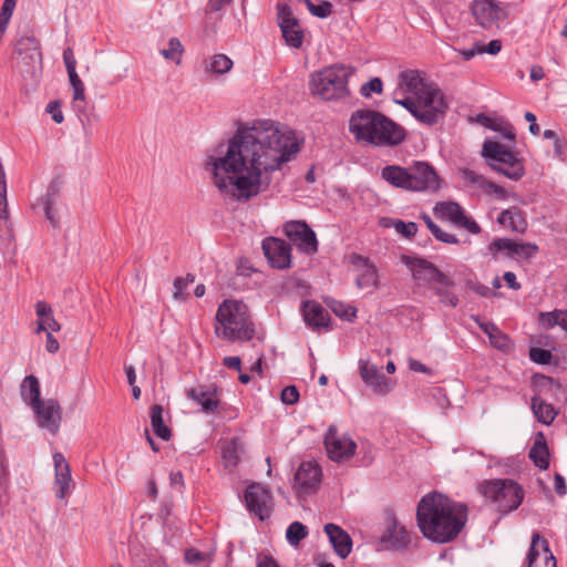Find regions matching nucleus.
I'll return each instance as SVG.
<instances>
[{
  "mask_svg": "<svg viewBox=\"0 0 567 567\" xmlns=\"http://www.w3.org/2000/svg\"><path fill=\"white\" fill-rule=\"evenodd\" d=\"M300 151V142L289 127L262 121L241 128L207 154L205 171L218 192L237 202H248L265 192L271 174Z\"/></svg>",
  "mask_w": 567,
  "mask_h": 567,
  "instance_id": "nucleus-1",
  "label": "nucleus"
},
{
  "mask_svg": "<svg viewBox=\"0 0 567 567\" xmlns=\"http://www.w3.org/2000/svg\"><path fill=\"white\" fill-rule=\"evenodd\" d=\"M465 504L433 492L424 495L417 504L416 520L424 537L446 544L454 540L467 522Z\"/></svg>",
  "mask_w": 567,
  "mask_h": 567,
  "instance_id": "nucleus-2",
  "label": "nucleus"
},
{
  "mask_svg": "<svg viewBox=\"0 0 567 567\" xmlns=\"http://www.w3.org/2000/svg\"><path fill=\"white\" fill-rule=\"evenodd\" d=\"M349 131L358 142L378 146H394L405 137L403 127L371 110L354 112L349 121Z\"/></svg>",
  "mask_w": 567,
  "mask_h": 567,
  "instance_id": "nucleus-3",
  "label": "nucleus"
},
{
  "mask_svg": "<svg viewBox=\"0 0 567 567\" xmlns=\"http://www.w3.org/2000/svg\"><path fill=\"white\" fill-rule=\"evenodd\" d=\"M215 334L228 341H249L255 328L248 307L237 300H225L216 312Z\"/></svg>",
  "mask_w": 567,
  "mask_h": 567,
  "instance_id": "nucleus-4",
  "label": "nucleus"
},
{
  "mask_svg": "<svg viewBox=\"0 0 567 567\" xmlns=\"http://www.w3.org/2000/svg\"><path fill=\"white\" fill-rule=\"evenodd\" d=\"M351 73V69L342 64L313 72L309 81L310 93L324 101L343 99L350 93L348 80Z\"/></svg>",
  "mask_w": 567,
  "mask_h": 567,
  "instance_id": "nucleus-5",
  "label": "nucleus"
},
{
  "mask_svg": "<svg viewBox=\"0 0 567 567\" xmlns=\"http://www.w3.org/2000/svg\"><path fill=\"white\" fill-rule=\"evenodd\" d=\"M406 110L421 123L433 125L444 117L449 103L443 91L431 83L414 102L405 99Z\"/></svg>",
  "mask_w": 567,
  "mask_h": 567,
  "instance_id": "nucleus-6",
  "label": "nucleus"
},
{
  "mask_svg": "<svg viewBox=\"0 0 567 567\" xmlns=\"http://www.w3.org/2000/svg\"><path fill=\"white\" fill-rule=\"evenodd\" d=\"M481 493L502 513H509L522 504L524 491L513 480H494L481 485Z\"/></svg>",
  "mask_w": 567,
  "mask_h": 567,
  "instance_id": "nucleus-7",
  "label": "nucleus"
},
{
  "mask_svg": "<svg viewBox=\"0 0 567 567\" xmlns=\"http://www.w3.org/2000/svg\"><path fill=\"white\" fill-rule=\"evenodd\" d=\"M483 155L495 163L492 167L505 175L509 179L518 181L524 176L525 169L520 158L503 144L493 141H486L483 145Z\"/></svg>",
  "mask_w": 567,
  "mask_h": 567,
  "instance_id": "nucleus-8",
  "label": "nucleus"
},
{
  "mask_svg": "<svg viewBox=\"0 0 567 567\" xmlns=\"http://www.w3.org/2000/svg\"><path fill=\"white\" fill-rule=\"evenodd\" d=\"M432 82H427L416 70L402 71L398 76V85L393 93V100L396 104L406 109V100L414 102Z\"/></svg>",
  "mask_w": 567,
  "mask_h": 567,
  "instance_id": "nucleus-9",
  "label": "nucleus"
},
{
  "mask_svg": "<svg viewBox=\"0 0 567 567\" xmlns=\"http://www.w3.org/2000/svg\"><path fill=\"white\" fill-rule=\"evenodd\" d=\"M324 446L328 456L334 462L348 461L354 455L357 449L354 441L347 435L339 434L336 425L329 426L324 436Z\"/></svg>",
  "mask_w": 567,
  "mask_h": 567,
  "instance_id": "nucleus-10",
  "label": "nucleus"
},
{
  "mask_svg": "<svg viewBox=\"0 0 567 567\" xmlns=\"http://www.w3.org/2000/svg\"><path fill=\"white\" fill-rule=\"evenodd\" d=\"M321 468L313 462L299 465L293 477V489L298 497H306L318 491L321 483Z\"/></svg>",
  "mask_w": 567,
  "mask_h": 567,
  "instance_id": "nucleus-11",
  "label": "nucleus"
},
{
  "mask_svg": "<svg viewBox=\"0 0 567 567\" xmlns=\"http://www.w3.org/2000/svg\"><path fill=\"white\" fill-rule=\"evenodd\" d=\"M284 233L289 240L306 254L318 250V240L313 230L305 221L290 220L285 223Z\"/></svg>",
  "mask_w": 567,
  "mask_h": 567,
  "instance_id": "nucleus-12",
  "label": "nucleus"
},
{
  "mask_svg": "<svg viewBox=\"0 0 567 567\" xmlns=\"http://www.w3.org/2000/svg\"><path fill=\"white\" fill-rule=\"evenodd\" d=\"M402 262L408 267L419 287L431 288L443 275L433 264L425 259L402 256Z\"/></svg>",
  "mask_w": 567,
  "mask_h": 567,
  "instance_id": "nucleus-13",
  "label": "nucleus"
},
{
  "mask_svg": "<svg viewBox=\"0 0 567 567\" xmlns=\"http://www.w3.org/2000/svg\"><path fill=\"white\" fill-rule=\"evenodd\" d=\"M245 501L249 512L259 519L265 520L272 511V497L270 492L261 484L255 483L247 487Z\"/></svg>",
  "mask_w": 567,
  "mask_h": 567,
  "instance_id": "nucleus-14",
  "label": "nucleus"
},
{
  "mask_svg": "<svg viewBox=\"0 0 567 567\" xmlns=\"http://www.w3.org/2000/svg\"><path fill=\"white\" fill-rule=\"evenodd\" d=\"M434 215L435 217L444 220H449L452 224L465 228L472 234H480L481 227L478 224L466 216L462 209V207L454 202H443L437 203L434 206Z\"/></svg>",
  "mask_w": 567,
  "mask_h": 567,
  "instance_id": "nucleus-15",
  "label": "nucleus"
},
{
  "mask_svg": "<svg viewBox=\"0 0 567 567\" xmlns=\"http://www.w3.org/2000/svg\"><path fill=\"white\" fill-rule=\"evenodd\" d=\"M488 250L494 258H496L498 251H506V255L511 258L529 259L538 252V247L532 243L498 238L489 244Z\"/></svg>",
  "mask_w": 567,
  "mask_h": 567,
  "instance_id": "nucleus-16",
  "label": "nucleus"
},
{
  "mask_svg": "<svg viewBox=\"0 0 567 567\" xmlns=\"http://www.w3.org/2000/svg\"><path fill=\"white\" fill-rule=\"evenodd\" d=\"M278 21L286 43L291 48L299 49L302 45L303 32L288 6L279 8Z\"/></svg>",
  "mask_w": 567,
  "mask_h": 567,
  "instance_id": "nucleus-17",
  "label": "nucleus"
},
{
  "mask_svg": "<svg viewBox=\"0 0 567 567\" xmlns=\"http://www.w3.org/2000/svg\"><path fill=\"white\" fill-rule=\"evenodd\" d=\"M262 250L272 267L278 269L290 267L291 249L284 239L276 237L264 239Z\"/></svg>",
  "mask_w": 567,
  "mask_h": 567,
  "instance_id": "nucleus-18",
  "label": "nucleus"
},
{
  "mask_svg": "<svg viewBox=\"0 0 567 567\" xmlns=\"http://www.w3.org/2000/svg\"><path fill=\"white\" fill-rule=\"evenodd\" d=\"M413 192L436 190L440 179L433 167L424 162H416L409 167Z\"/></svg>",
  "mask_w": 567,
  "mask_h": 567,
  "instance_id": "nucleus-19",
  "label": "nucleus"
},
{
  "mask_svg": "<svg viewBox=\"0 0 567 567\" xmlns=\"http://www.w3.org/2000/svg\"><path fill=\"white\" fill-rule=\"evenodd\" d=\"M472 12L477 23L486 29L506 17L504 8L493 0H474Z\"/></svg>",
  "mask_w": 567,
  "mask_h": 567,
  "instance_id": "nucleus-20",
  "label": "nucleus"
},
{
  "mask_svg": "<svg viewBox=\"0 0 567 567\" xmlns=\"http://www.w3.org/2000/svg\"><path fill=\"white\" fill-rule=\"evenodd\" d=\"M527 560L528 567H557L548 542L538 533H534L532 536Z\"/></svg>",
  "mask_w": 567,
  "mask_h": 567,
  "instance_id": "nucleus-21",
  "label": "nucleus"
},
{
  "mask_svg": "<svg viewBox=\"0 0 567 567\" xmlns=\"http://www.w3.org/2000/svg\"><path fill=\"white\" fill-rule=\"evenodd\" d=\"M186 395L199 404L205 413H215L220 404V393L215 385H197L188 389Z\"/></svg>",
  "mask_w": 567,
  "mask_h": 567,
  "instance_id": "nucleus-22",
  "label": "nucleus"
},
{
  "mask_svg": "<svg viewBox=\"0 0 567 567\" xmlns=\"http://www.w3.org/2000/svg\"><path fill=\"white\" fill-rule=\"evenodd\" d=\"M54 462V485L56 487L55 495L58 498H65L73 488L71 468L62 453L53 454Z\"/></svg>",
  "mask_w": 567,
  "mask_h": 567,
  "instance_id": "nucleus-23",
  "label": "nucleus"
},
{
  "mask_svg": "<svg viewBox=\"0 0 567 567\" xmlns=\"http://www.w3.org/2000/svg\"><path fill=\"white\" fill-rule=\"evenodd\" d=\"M41 427L47 429L52 434L59 431L61 422V409L56 401L48 400L38 402L33 406Z\"/></svg>",
  "mask_w": 567,
  "mask_h": 567,
  "instance_id": "nucleus-24",
  "label": "nucleus"
},
{
  "mask_svg": "<svg viewBox=\"0 0 567 567\" xmlns=\"http://www.w3.org/2000/svg\"><path fill=\"white\" fill-rule=\"evenodd\" d=\"M360 374L364 383L375 393L386 394L392 390L391 381L381 373L375 364L369 361L360 363Z\"/></svg>",
  "mask_w": 567,
  "mask_h": 567,
  "instance_id": "nucleus-25",
  "label": "nucleus"
},
{
  "mask_svg": "<svg viewBox=\"0 0 567 567\" xmlns=\"http://www.w3.org/2000/svg\"><path fill=\"white\" fill-rule=\"evenodd\" d=\"M323 529L336 554L341 558H347L352 550V539L350 535L340 526L332 523L324 525Z\"/></svg>",
  "mask_w": 567,
  "mask_h": 567,
  "instance_id": "nucleus-26",
  "label": "nucleus"
},
{
  "mask_svg": "<svg viewBox=\"0 0 567 567\" xmlns=\"http://www.w3.org/2000/svg\"><path fill=\"white\" fill-rule=\"evenodd\" d=\"M533 385L535 391L534 396L544 398L545 401L547 399L558 400L563 392V388L559 382L542 374L534 375Z\"/></svg>",
  "mask_w": 567,
  "mask_h": 567,
  "instance_id": "nucleus-27",
  "label": "nucleus"
},
{
  "mask_svg": "<svg viewBox=\"0 0 567 567\" xmlns=\"http://www.w3.org/2000/svg\"><path fill=\"white\" fill-rule=\"evenodd\" d=\"M454 286V281L443 274L442 277L431 286L430 290L437 296L443 306L455 308L458 305V298L453 292Z\"/></svg>",
  "mask_w": 567,
  "mask_h": 567,
  "instance_id": "nucleus-28",
  "label": "nucleus"
},
{
  "mask_svg": "<svg viewBox=\"0 0 567 567\" xmlns=\"http://www.w3.org/2000/svg\"><path fill=\"white\" fill-rule=\"evenodd\" d=\"M381 542L389 548H401L408 543V533L403 526L392 518L386 524Z\"/></svg>",
  "mask_w": 567,
  "mask_h": 567,
  "instance_id": "nucleus-29",
  "label": "nucleus"
},
{
  "mask_svg": "<svg viewBox=\"0 0 567 567\" xmlns=\"http://www.w3.org/2000/svg\"><path fill=\"white\" fill-rule=\"evenodd\" d=\"M381 176L394 187L412 190L409 167L389 165L382 169Z\"/></svg>",
  "mask_w": 567,
  "mask_h": 567,
  "instance_id": "nucleus-30",
  "label": "nucleus"
},
{
  "mask_svg": "<svg viewBox=\"0 0 567 567\" xmlns=\"http://www.w3.org/2000/svg\"><path fill=\"white\" fill-rule=\"evenodd\" d=\"M302 310L307 324L313 328L327 327L329 313L321 305L316 301H306Z\"/></svg>",
  "mask_w": 567,
  "mask_h": 567,
  "instance_id": "nucleus-31",
  "label": "nucleus"
},
{
  "mask_svg": "<svg viewBox=\"0 0 567 567\" xmlns=\"http://www.w3.org/2000/svg\"><path fill=\"white\" fill-rule=\"evenodd\" d=\"M497 221L503 227L509 228L515 233H524L527 226L523 213L515 207L503 210L498 216Z\"/></svg>",
  "mask_w": 567,
  "mask_h": 567,
  "instance_id": "nucleus-32",
  "label": "nucleus"
},
{
  "mask_svg": "<svg viewBox=\"0 0 567 567\" xmlns=\"http://www.w3.org/2000/svg\"><path fill=\"white\" fill-rule=\"evenodd\" d=\"M532 410L535 417L545 425L551 424L557 416L554 406L540 396L532 398Z\"/></svg>",
  "mask_w": 567,
  "mask_h": 567,
  "instance_id": "nucleus-33",
  "label": "nucleus"
},
{
  "mask_svg": "<svg viewBox=\"0 0 567 567\" xmlns=\"http://www.w3.org/2000/svg\"><path fill=\"white\" fill-rule=\"evenodd\" d=\"M529 457L533 460L534 464L540 470H546L548 467L549 450L543 433L537 434L534 444L529 451Z\"/></svg>",
  "mask_w": 567,
  "mask_h": 567,
  "instance_id": "nucleus-34",
  "label": "nucleus"
},
{
  "mask_svg": "<svg viewBox=\"0 0 567 567\" xmlns=\"http://www.w3.org/2000/svg\"><path fill=\"white\" fill-rule=\"evenodd\" d=\"M358 265L362 267L360 275L357 278V286L360 289L377 288L378 275L374 266L369 264L368 259L357 257Z\"/></svg>",
  "mask_w": 567,
  "mask_h": 567,
  "instance_id": "nucleus-35",
  "label": "nucleus"
},
{
  "mask_svg": "<svg viewBox=\"0 0 567 567\" xmlns=\"http://www.w3.org/2000/svg\"><path fill=\"white\" fill-rule=\"evenodd\" d=\"M538 323L543 329H551L558 326L567 334V310L555 309L538 315Z\"/></svg>",
  "mask_w": 567,
  "mask_h": 567,
  "instance_id": "nucleus-36",
  "label": "nucleus"
},
{
  "mask_svg": "<svg viewBox=\"0 0 567 567\" xmlns=\"http://www.w3.org/2000/svg\"><path fill=\"white\" fill-rule=\"evenodd\" d=\"M241 444L237 439L225 441L221 445V456L225 467L233 470L239 462Z\"/></svg>",
  "mask_w": 567,
  "mask_h": 567,
  "instance_id": "nucleus-37",
  "label": "nucleus"
},
{
  "mask_svg": "<svg viewBox=\"0 0 567 567\" xmlns=\"http://www.w3.org/2000/svg\"><path fill=\"white\" fill-rule=\"evenodd\" d=\"M69 81L73 91L72 106L79 112H83L85 107V86L76 71L68 73Z\"/></svg>",
  "mask_w": 567,
  "mask_h": 567,
  "instance_id": "nucleus-38",
  "label": "nucleus"
},
{
  "mask_svg": "<svg viewBox=\"0 0 567 567\" xmlns=\"http://www.w3.org/2000/svg\"><path fill=\"white\" fill-rule=\"evenodd\" d=\"M151 425L154 433L162 440L168 441L172 436L169 427L164 424L163 421V408L162 405L154 404L150 410Z\"/></svg>",
  "mask_w": 567,
  "mask_h": 567,
  "instance_id": "nucleus-39",
  "label": "nucleus"
},
{
  "mask_svg": "<svg viewBox=\"0 0 567 567\" xmlns=\"http://www.w3.org/2000/svg\"><path fill=\"white\" fill-rule=\"evenodd\" d=\"M22 45H25L30 49V52L23 58V63L25 65H32L33 71H35L37 66L41 65V52L38 50V43L35 39H21L17 44V51L19 52V55H22Z\"/></svg>",
  "mask_w": 567,
  "mask_h": 567,
  "instance_id": "nucleus-40",
  "label": "nucleus"
},
{
  "mask_svg": "<svg viewBox=\"0 0 567 567\" xmlns=\"http://www.w3.org/2000/svg\"><path fill=\"white\" fill-rule=\"evenodd\" d=\"M21 395L25 402L33 408L40 400V385L39 381L33 375H28L24 378L21 384Z\"/></svg>",
  "mask_w": 567,
  "mask_h": 567,
  "instance_id": "nucleus-41",
  "label": "nucleus"
},
{
  "mask_svg": "<svg viewBox=\"0 0 567 567\" xmlns=\"http://www.w3.org/2000/svg\"><path fill=\"white\" fill-rule=\"evenodd\" d=\"M233 68V61L226 54H215L206 61L205 70L213 74L228 73Z\"/></svg>",
  "mask_w": 567,
  "mask_h": 567,
  "instance_id": "nucleus-42",
  "label": "nucleus"
},
{
  "mask_svg": "<svg viewBox=\"0 0 567 567\" xmlns=\"http://www.w3.org/2000/svg\"><path fill=\"white\" fill-rule=\"evenodd\" d=\"M460 174L467 186L482 189L484 193H486L487 188L491 187V181L486 179L483 175L473 169L463 168L460 171Z\"/></svg>",
  "mask_w": 567,
  "mask_h": 567,
  "instance_id": "nucleus-43",
  "label": "nucleus"
},
{
  "mask_svg": "<svg viewBox=\"0 0 567 567\" xmlns=\"http://www.w3.org/2000/svg\"><path fill=\"white\" fill-rule=\"evenodd\" d=\"M460 174L467 186L482 189L484 193H486L487 188L491 187V181L486 179L483 175L473 169L463 168L460 171Z\"/></svg>",
  "mask_w": 567,
  "mask_h": 567,
  "instance_id": "nucleus-44",
  "label": "nucleus"
},
{
  "mask_svg": "<svg viewBox=\"0 0 567 567\" xmlns=\"http://www.w3.org/2000/svg\"><path fill=\"white\" fill-rule=\"evenodd\" d=\"M308 527L300 522L291 523L286 530L287 542L297 547L308 536Z\"/></svg>",
  "mask_w": 567,
  "mask_h": 567,
  "instance_id": "nucleus-45",
  "label": "nucleus"
},
{
  "mask_svg": "<svg viewBox=\"0 0 567 567\" xmlns=\"http://www.w3.org/2000/svg\"><path fill=\"white\" fill-rule=\"evenodd\" d=\"M184 47L177 38H172L168 41V48L161 50V54L166 60H172L176 64L181 63Z\"/></svg>",
  "mask_w": 567,
  "mask_h": 567,
  "instance_id": "nucleus-46",
  "label": "nucleus"
},
{
  "mask_svg": "<svg viewBox=\"0 0 567 567\" xmlns=\"http://www.w3.org/2000/svg\"><path fill=\"white\" fill-rule=\"evenodd\" d=\"M422 219L424 220L425 225L436 239L446 244L458 243L457 238L454 235L442 230L436 224L433 223V220L427 215H423Z\"/></svg>",
  "mask_w": 567,
  "mask_h": 567,
  "instance_id": "nucleus-47",
  "label": "nucleus"
},
{
  "mask_svg": "<svg viewBox=\"0 0 567 567\" xmlns=\"http://www.w3.org/2000/svg\"><path fill=\"white\" fill-rule=\"evenodd\" d=\"M195 276L187 274L185 277H178L174 280V290H173V297L176 300H184L185 295L184 290L188 288L189 285L194 284Z\"/></svg>",
  "mask_w": 567,
  "mask_h": 567,
  "instance_id": "nucleus-48",
  "label": "nucleus"
},
{
  "mask_svg": "<svg viewBox=\"0 0 567 567\" xmlns=\"http://www.w3.org/2000/svg\"><path fill=\"white\" fill-rule=\"evenodd\" d=\"M305 3L312 16L321 19L329 17L332 12V4L328 1H321L315 4L310 0H305Z\"/></svg>",
  "mask_w": 567,
  "mask_h": 567,
  "instance_id": "nucleus-49",
  "label": "nucleus"
},
{
  "mask_svg": "<svg viewBox=\"0 0 567 567\" xmlns=\"http://www.w3.org/2000/svg\"><path fill=\"white\" fill-rule=\"evenodd\" d=\"M185 559L188 564L198 567H207L210 563L209 556L207 554H204L195 548H190L185 551Z\"/></svg>",
  "mask_w": 567,
  "mask_h": 567,
  "instance_id": "nucleus-50",
  "label": "nucleus"
},
{
  "mask_svg": "<svg viewBox=\"0 0 567 567\" xmlns=\"http://www.w3.org/2000/svg\"><path fill=\"white\" fill-rule=\"evenodd\" d=\"M488 339L491 344L498 350L507 351L512 347L508 337L498 327L488 336Z\"/></svg>",
  "mask_w": 567,
  "mask_h": 567,
  "instance_id": "nucleus-51",
  "label": "nucleus"
},
{
  "mask_svg": "<svg viewBox=\"0 0 567 567\" xmlns=\"http://www.w3.org/2000/svg\"><path fill=\"white\" fill-rule=\"evenodd\" d=\"M393 227L398 234H401L405 238L413 237L417 231V225L415 223H404L402 220L393 221Z\"/></svg>",
  "mask_w": 567,
  "mask_h": 567,
  "instance_id": "nucleus-52",
  "label": "nucleus"
},
{
  "mask_svg": "<svg viewBox=\"0 0 567 567\" xmlns=\"http://www.w3.org/2000/svg\"><path fill=\"white\" fill-rule=\"evenodd\" d=\"M529 358L532 361L539 364H549L553 355L550 351L540 349V348H532L529 350Z\"/></svg>",
  "mask_w": 567,
  "mask_h": 567,
  "instance_id": "nucleus-53",
  "label": "nucleus"
},
{
  "mask_svg": "<svg viewBox=\"0 0 567 567\" xmlns=\"http://www.w3.org/2000/svg\"><path fill=\"white\" fill-rule=\"evenodd\" d=\"M55 193L52 190H49L44 197L42 198L43 202V209L45 217L52 223L55 224V217L52 212V205L54 203Z\"/></svg>",
  "mask_w": 567,
  "mask_h": 567,
  "instance_id": "nucleus-54",
  "label": "nucleus"
},
{
  "mask_svg": "<svg viewBox=\"0 0 567 567\" xmlns=\"http://www.w3.org/2000/svg\"><path fill=\"white\" fill-rule=\"evenodd\" d=\"M280 399H281L282 403H285V404H295V403H297L298 400H299L298 389L295 385L286 386L281 391Z\"/></svg>",
  "mask_w": 567,
  "mask_h": 567,
  "instance_id": "nucleus-55",
  "label": "nucleus"
},
{
  "mask_svg": "<svg viewBox=\"0 0 567 567\" xmlns=\"http://www.w3.org/2000/svg\"><path fill=\"white\" fill-rule=\"evenodd\" d=\"M382 81L379 78H374L367 82L364 85H362L361 93L364 96H370L372 93L379 94L382 92Z\"/></svg>",
  "mask_w": 567,
  "mask_h": 567,
  "instance_id": "nucleus-56",
  "label": "nucleus"
},
{
  "mask_svg": "<svg viewBox=\"0 0 567 567\" xmlns=\"http://www.w3.org/2000/svg\"><path fill=\"white\" fill-rule=\"evenodd\" d=\"M333 312L339 316L340 318H343V319H347V320H352L354 317H355V308L352 307V306H344L342 303H337L333 308H332Z\"/></svg>",
  "mask_w": 567,
  "mask_h": 567,
  "instance_id": "nucleus-57",
  "label": "nucleus"
},
{
  "mask_svg": "<svg viewBox=\"0 0 567 567\" xmlns=\"http://www.w3.org/2000/svg\"><path fill=\"white\" fill-rule=\"evenodd\" d=\"M47 112L51 114L52 120L56 124H61L64 121V116L61 110L60 101H52L47 105Z\"/></svg>",
  "mask_w": 567,
  "mask_h": 567,
  "instance_id": "nucleus-58",
  "label": "nucleus"
},
{
  "mask_svg": "<svg viewBox=\"0 0 567 567\" xmlns=\"http://www.w3.org/2000/svg\"><path fill=\"white\" fill-rule=\"evenodd\" d=\"M63 61L68 73H73L76 71V59L71 48H66L63 51Z\"/></svg>",
  "mask_w": 567,
  "mask_h": 567,
  "instance_id": "nucleus-59",
  "label": "nucleus"
},
{
  "mask_svg": "<svg viewBox=\"0 0 567 567\" xmlns=\"http://www.w3.org/2000/svg\"><path fill=\"white\" fill-rule=\"evenodd\" d=\"M491 127L494 131H497V132L502 133L503 136L505 138H507V140L513 141L515 138L514 128L509 124H507V123L493 124V125H491Z\"/></svg>",
  "mask_w": 567,
  "mask_h": 567,
  "instance_id": "nucleus-60",
  "label": "nucleus"
},
{
  "mask_svg": "<svg viewBox=\"0 0 567 567\" xmlns=\"http://www.w3.org/2000/svg\"><path fill=\"white\" fill-rule=\"evenodd\" d=\"M480 47L482 48L483 53L496 55L502 50V42L499 40H492L488 44L480 42Z\"/></svg>",
  "mask_w": 567,
  "mask_h": 567,
  "instance_id": "nucleus-61",
  "label": "nucleus"
},
{
  "mask_svg": "<svg viewBox=\"0 0 567 567\" xmlns=\"http://www.w3.org/2000/svg\"><path fill=\"white\" fill-rule=\"evenodd\" d=\"M35 311L39 319H44L52 315L51 306L44 301H38L35 305Z\"/></svg>",
  "mask_w": 567,
  "mask_h": 567,
  "instance_id": "nucleus-62",
  "label": "nucleus"
},
{
  "mask_svg": "<svg viewBox=\"0 0 567 567\" xmlns=\"http://www.w3.org/2000/svg\"><path fill=\"white\" fill-rule=\"evenodd\" d=\"M486 194H493L497 199L506 198V190L504 187L491 182V187L487 188Z\"/></svg>",
  "mask_w": 567,
  "mask_h": 567,
  "instance_id": "nucleus-63",
  "label": "nucleus"
},
{
  "mask_svg": "<svg viewBox=\"0 0 567 567\" xmlns=\"http://www.w3.org/2000/svg\"><path fill=\"white\" fill-rule=\"evenodd\" d=\"M554 488L556 493L560 496H564L566 494V484L564 477L556 473L554 478Z\"/></svg>",
  "mask_w": 567,
  "mask_h": 567,
  "instance_id": "nucleus-64",
  "label": "nucleus"
}]
</instances>
